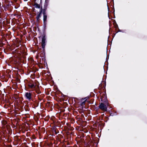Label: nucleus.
Returning a JSON list of instances; mask_svg holds the SVG:
<instances>
[{
  "label": "nucleus",
  "mask_w": 147,
  "mask_h": 147,
  "mask_svg": "<svg viewBox=\"0 0 147 147\" xmlns=\"http://www.w3.org/2000/svg\"><path fill=\"white\" fill-rule=\"evenodd\" d=\"M46 44V36L45 34L44 33L42 38V47L43 49V51L45 50Z\"/></svg>",
  "instance_id": "nucleus-1"
},
{
  "label": "nucleus",
  "mask_w": 147,
  "mask_h": 147,
  "mask_svg": "<svg viewBox=\"0 0 147 147\" xmlns=\"http://www.w3.org/2000/svg\"><path fill=\"white\" fill-rule=\"evenodd\" d=\"M99 108L101 109L107 111V107L106 105H105L103 103H101L98 106Z\"/></svg>",
  "instance_id": "nucleus-2"
},
{
  "label": "nucleus",
  "mask_w": 147,
  "mask_h": 147,
  "mask_svg": "<svg viewBox=\"0 0 147 147\" xmlns=\"http://www.w3.org/2000/svg\"><path fill=\"white\" fill-rule=\"evenodd\" d=\"M31 93L30 92H27L25 94V96L26 99L30 100L31 98Z\"/></svg>",
  "instance_id": "nucleus-3"
},
{
  "label": "nucleus",
  "mask_w": 147,
  "mask_h": 147,
  "mask_svg": "<svg viewBox=\"0 0 147 147\" xmlns=\"http://www.w3.org/2000/svg\"><path fill=\"white\" fill-rule=\"evenodd\" d=\"M48 3L49 0H45L43 8L47 9V7L48 5Z\"/></svg>",
  "instance_id": "nucleus-4"
},
{
  "label": "nucleus",
  "mask_w": 147,
  "mask_h": 147,
  "mask_svg": "<svg viewBox=\"0 0 147 147\" xmlns=\"http://www.w3.org/2000/svg\"><path fill=\"white\" fill-rule=\"evenodd\" d=\"M47 14L43 15V22H47Z\"/></svg>",
  "instance_id": "nucleus-5"
},
{
  "label": "nucleus",
  "mask_w": 147,
  "mask_h": 147,
  "mask_svg": "<svg viewBox=\"0 0 147 147\" xmlns=\"http://www.w3.org/2000/svg\"><path fill=\"white\" fill-rule=\"evenodd\" d=\"M42 13H41V12H39L38 14L37 15V16L36 17V19L38 21L39 19L40 18L41 16Z\"/></svg>",
  "instance_id": "nucleus-6"
},
{
  "label": "nucleus",
  "mask_w": 147,
  "mask_h": 147,
  "mask_svg": "<svg viewBox=\"0 0 147 147\" xmlns=\"http://www.w3.org/2000/svg\"><path fill=\"white\" fill-rule=\"evenodd\" d=\"M34 6L36 8L39 9L40 8V6L39 4L37 3H35Z\"/></svg>",
  "instance_id": "nucleus-7"
},
{
  "label": "nucleus",
  "mask_w": 147,
  "mask_h": 147,
  "mask_svg": "<svg viewBox=\"0 0 147 147\" xmlns=\"http://www.w3.org/2000/svg\"><path fill=\"white\" fill-rule=\"evenodd\" d=\"M28 86L29 87L31 88H32L35 87L34 85V84H30Z\"/></svg>",
  "instance_id": "nucleus-8"
},
{
  "label": "nucleus",
  "mask_w": 147,
  "mask_h": 147,
  "mask_svg": "<svg viewBox=\"0 0 147 147\" xmlns=\"http://www.w3.org/2000/svg\"><path fill=\"white\" fill-rule=\"evenodd\" d=\"M43 27L44 28V30H45L47 27V22H43Z\"/></svg>",
  "instance_id": "nucleus-9"
},
{
  "label": "nucleus",
  "mask_w": 147,
  "mask_h": 147,
  "mask_svg": "<svg viewBox=\"0 0 147 147\" xmlns=\"http://www.w3.org/2000/svg\"><path fill=\"white\" fill-rule=\"evenodd\" d=\"M47 9L43 8V10L42 12V13L43 14H46V12Z\"/></svg>",
  "instance_id": "nucleus-10"
},
{
  "label": "nucleus",
  "mask_w": 147,
  "mask_h": 147,
  "mask_svg": "<svg viewBox=\"0 0 147 147\" xmlns=\"http://www.w3.org/2000/svg\"><path fill=\"white\" fill-rule=\"evenodd\" d=\"M4 10L5 11H6L7 10H9V8H8L6 6L4 7Z\"/></svg>",
  "instance_id": "nucleus-11"
},
{
  "label": "nucleus",
  "mask_w": 147,
  "mask_h": 147,
  "mask_svg": "<svg viewBox=\"0 0 147 147\" xmlns=\"http://www.w3.org/2000/svg\"><path fill=\"white\" fill-rule=\"evenodd\" d=\"M11 4H10L9 3L7 5H6V7H7L8 8H9V7L10 6H11Z\"/></svg>",
  "instance_id": "nucleus-12"
},
{
  "label": "nucleus",
  "mask_w": 147,
  "mask_h": 147,
  "mask_svg": "<svg viewBox=\"0 0 147 147\" xmlns=\"http://www.w3.org/2000/svg\"><path fill=\"white\" fill-rule=\"evenodd\" d=\"M43 10V9L42 8V7H41V8L40 9V11L39 12H41V13H42Z\"/></svg>",
  "instance_id": "nucleus-13"
},
{
  "label": "nucleus",
  "mask_w": 147,
  "mask_h": 147,
  "mask_svg": "<svg viewBox=\"0 0 147 147\" xmlns=\"http://www.w3.org/2000/svg\"><path fill=\"white\" fill-rule=\"evenodd\" d=\"M118 32H124L122 30H120V29H119L118 30Z\"/></svg>",
  "instance_id": "nucleus-14"
},
{
  "label": "nucleus",
  "mask_w": 147,
  "mask_h": 147,
  "mask_svg": "<svg viewBox=\"0 0 147 147\" xmlns=\"http://www.w3.org/2000/svg\"><path fill=\"white\" fill-rule=\"evenodd\" d=\"M88 98L87 97H85V98H84V99H86V100H85V101H86L87 100V98Z\"/></svg>",
  "instance_id": "nucleus-15"
},
{
  "label": "nucleus",
  "mask_w": 147,
  "mask_h": 147,
  "mask_svg": "<svg viewBox=\"0 0 147 147\" xmlns=\"http://www.w3.org/2000/svg\"><path fill=\"white\" fill-rule=\"evenodd\" d=\"M85 101H84V102H82V104H83H83H84L85 103Z\"/></svg>",
  "instance_id": "nucleus-16"
},
{
  "label": "nucleus",
  "mask_w": 147,
  "mask_h": 147,
  "mask_svg": "<svg viewBox=\"0 0 147 147\" xmlns=\"http://www.w3.org/2000/svg\"><path fill=\"white\" fill-rule=\"evenodd\" d=\"M15 9H17V8L15 6Z\"/></svg>",
  "instance_id": "nucleus-17"
}]
</instances>
